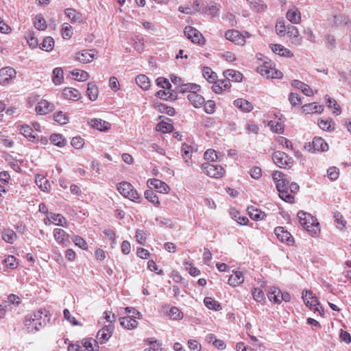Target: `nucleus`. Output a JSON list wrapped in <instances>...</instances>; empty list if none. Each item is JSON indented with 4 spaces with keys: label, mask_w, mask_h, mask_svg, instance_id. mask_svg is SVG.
<instances>
[{
    "label": "nucleus",
    "mask_w": 351,
    "mask_h": 351,
    "mask_svg": "<svg viewBox=\"0 0 351 351\" xmlns=\"http://www.w3.org/2000/svg\"><path fill=\"white\" fill-rule=\"evenodd\" d=\"M156 129L157 130L160 131L163 133L171 132L173 129V126L171 123L162 121L158 123Z\"/></svg>",
    "instance_id": "55"
},
{
    "label": "nucleus",
    "mask_w": 351,
    "mask_h": 351,
    "mask_svg": "<svg viewBox=\"0 0 351 351\" xmlns=\"http://www.w3.org/2000/svg\"><path fill=\"white\" fill-rule=\"evenodd\" d=\"M53 237L56 242L60 243L63 246H69L71 244L69 237L70 235L68 234L64 230L60 228H56L53 230Z\"/></svg>",
    "instance_id": "10"
},
{
    "label": "nucleus",
    "mask_w": 351,
    "mask_h": 351,
    "mask_svg": "<svg viewBox=\"0 0 351 351\" xmlns=\"http://www.w3.org/2000/svg\"><path fill=\"white\" fill-rule=\"evenodd\" d=\"M334 219L339 228L342 229L345 227L346 221L343 219L342 215L339 212L334 213Z\"/></svg>",
    "instance_id": "61"
},
{
    "label": "nucleus",
    "mask_w": 351,
    "mask_h": 351,
    "mask_svg": "<svg viewBox=\"0 0 351 351\" xmlns=\"http://www.w3.org/2000/svg\"><path fill=\"white\" fill-rule=\"evenodd\" d=\"M62 94L65 98L72 100H77L80 97L79 91L73 88H65Z\"/></svg>",
    "instance_id": "35"
},
{
    "label": "nucleus",
    "mask_w": 351,
    "mask_h": 351,
    "mask_svg": "<svg viewBox=\"0 0 351 351\" xmlns=\"http://www.w3.org/2000/svg\"><path fill=\"white\" fill-rule=\"evenodd\" d=\"M197 92L198 91H192V93H189L187 95V98L190 101V104L195 108H200L205 102L204 98L202 95L197 94Z\"/></svg>",
    "instance_id": "18"
},
{
    "label": "nucleus",
    "mask_w": 351,
    "mask_h": 351,
    "mask_svg": "<svg viewBox=\"0 0 351 351\" xmlns=\"http://www.w3.org/2000/svg\"><path fill=\"white\" fill-rule=\"evenodd\" d=\"M304 147L309 152H311L312 149L315 152H326L328 149V145L322 138L315 137L312 143H308V144H306Z\"/></svg>",
    "instance_id": "7"
},
{
    "label": "nucleus",
    "mask_w": 351,
    "mask_h": 351,
    "mask_svg": "<svg viewBox=\"0 0 351 351\" xmlns=\"http://www.w3.org/2000/svg\"><path fill=\"white\" fill-rule=\"evenodd\" d=\"M291 85L298 89H300L306 96H311L313 95L312 88L308 85L301 81L294 80L291 82Z\"/></svg>",
    "instance_id": "23"
},
{
    "label": "nucleus",
    "mask_w": 351,
    "mask_h": 351,
    "mask_svg": "<svg viewBox=\"0 0 351 351\" xmlns=\"http://www.w3.org/2000/svg\"><path fill=\"white\" fill-rule=\"evenodd\" d=\"M192 148L190 145L186 143L182 144L181 147V154L183 159L186 162H189V160L191 157Z\"/></svg>",
    "instance_id": "47"
},
{
    "label": "nucleus",
    "mask_w": 351,
    "mask_h": 351,
    "mask_svg": "<svg viewBox=\"0 0 351 351\" xmlns=\"http://www.w3.org/2000/svg\"><path fill=\"white\" fill-rule=\"evenodd\" d=\"M202 169L204 173L212 178L222 177L225 169L220 165L205 162L202 165Z\"/></svg>",
    "instance_id": "5"
},
{
    "label": "nucleus",
    "mask_w": 351,
    "mask_h": 351,
    "mask_svg": "<svg viewBox=\"0 0 351 351\" xmlns=\"http://www.w3.org/2000/svg\"><path fill=\"white\" fill-rule=\"evenodd\" d=\"M144 196L149 202H152L155 206H158L160 205L158 197L153 190H146L144 193Z\"/></svg>",
    "instance_id": "38"
},
{
    "label": "nucleus",
    "mask_w": 351,
    "mask_h": 351,
    "mask_svg": "<svg viewBox=\"0 0 351 351\" xmlns=\"http://www.w3.org/2000/svg\"><path fill=\"white\" fill-rule=\"evenodd\" d=\"M71 74L73 76L75 77V80L77 81L84 82L88 80V73L86 71L76 69L71 72Z\"/></svg>",
    "instance_id": "48"
},
{
    "label": "nucleus",
    "mask_w": 351,
    "mask_h": 351,
    "mask_svg": "<svg viewBox=\"0 0 351 351\" xmlns=\"http://www.w3.org/2000/svg\"><path fill=\"white\" fill-rule=\"evenodd\" d=\"M48 220L52 223H54L57 226L67 227L68 222L65 217H64L61 214H53L50 213V217L48 218Z\"/></svg>",
    "instance_id": "27"
},
{
    "label": "nucleus",
    "mask_w": 351,
    "mask_h": 351,
    "mask_svg": "<svg viewBox=\"0 0 351 351\" xmlns=\"http://www.w3.org/2000/svg\"><path fill=\"white\" fill-rule=\"evenodd\" d=\"M91 125L93 128L101 132H106L110 128V123L102 119H93Z\"/></svg>",
    "instance_id": "25"
},
{
    "label": "nucleus",
    "mask_w": 351,
    "mask_h": 351,
    "mask_svg": "<svg viewBox=\"0 0 351 351\" xmlns=\"http://www.w3.org/2000/svg\"><path fill=\"white\" fill-rule=\"evenodd\" d=\"M327 106L328 108L334 107L335 110L333 111V114L335 115H339L341 114V109L339 106L334 99L329 97L327 100Z\"/></svg>",
    "instance_id": "62"
},
{
    "label": "nucleus",
    "mask_w": 351,
    "mask_h": 351,
    "mask_svg": "<svg viewBox=\"0 0 351 351\" xmlns=\"http://www.w3.org/2000/svg\"><path fill=\"white\" fill-rule=\"evenodd\" d=\"M252 295L256 302H262L265 300L264 292L259 288H254L252 290Z\"/></svg>",
    "instance_id": "57"
},
{
    "label": "nucleus",
    "mask_w": 351,
    "mask_h": 351,
    "mask_svg": "<svg viewBox=\"0 0 351 351\" xmlns=\"http://www.w3.org/2000/svg\"><path fill=\"white\" fill-rule=\"evenodd\" d=\"M247 1L250 5L251 8L256 12L263 11L266 8V5L261 0H247Z\"/></svg>",
    "instance_id": "42"
},
{
    "label": "nucleus",
    "mask_w": 351,
    "mask_h": 351,
    "mask_svg": "<svg viewBox=\"0 0 351 351\" xmlns=\"http://www.w3.org/2000/svg\"><path fill=\"white\" fill-rule=\"evenodd\" d=\"M96 51L91 50H82L76 53V59L82 63L86 64L93 61L95 58Z\"/></svg>",
    "instance_id": "13"
},
{
    "label": "nucleus",
    "mask_w": 351,
    "mask_h": 351,
    "mask_svg": "<svg viewBox=\"0 0 351 351\" xmlns=\"http://www.w3.org/2000/svg\"><path fill=\"white\" fill-rule=\"evenodd\" d=\"M302 110L304 112L310 114V113H321L324 107L322 106H319L316 103H311L308 104H305L302 107Z\"/></svg>",
    "instance_id": "26"
},
{
    "label": "nucleus",
    "mask_w": 351,
    "mask_h": 351,
    "mask_svg": "<svg viewBox=\"0 0 351 351\" xmlns=\"http://www.w3.org/2000/svg\"><path fill=\"white\" fill-rule=\"evenodd\" d=\"M3 262L5 266L10 269H14L17 266L16 259L12 255L8 256Z\"/></svg>",
    "instance_id": "64"
},
{
    "label": "nucleus",
    "mask_w": 351,
    "mask_h": 351,
    "mask_svg": "<svg viewBox=\"0 0 351 351\" xmlns=\"http://www.w3.org/2000/svg\"><path fill=\"white\" fill-rule=\"evenodd\" d=\"M117 189L123 197L128 198L131 201L139 202L141 199L136 190L128 182L124 181L119 183Z\"/></svg>",
    "instance_id": "2"
},
{
    "label": "nucleus",
    "mask_w": 351,
    "mask_h": 351,
    "mask_svg": "<svg viewBox=\"0 0 351 351\" xmlns=\"http://www.w3.org/2000/svg\"><path fill=\"white\" fill-rule=\"evenodd\" d=\"M289 180L286 178L276 183V188L279 192L280 197L286 202L293 203L294 202V197L289 193Z\"/></svg>",
    "instance_id": "4"
},
{
    "label": "nucleus",
    "mask_w": 351,
    "mask_h": 351,
    "mask_svg": "<svg viewBox=\"0 0 351 351\" xmlns=\"http://www.w3.org/2000/svg\"><path fill=\"white\" fill-rule=\"evenodd\" d=\"M306 223L307 225L304 226L303 228H305L311 236H317L319 232V224L317 221V219L313 217V219L311 221L307 220Z\"/></svg>",
    "instance_id": "20"
},
{
    "label": "nucleus",
    "mask_w": 351,
    "mask_h": 351,
    "mask_svg": "<svg viewBox=\"0 0 351 351\" xmlns=\"http://www.w3.org/2000/svg\"><path fill=\"white\" fill-rule=\"evenodd\" d=\"M244 281V276L242 271H236L228 279V284L232 287H237Z\"/></svg>",
    "instance_id": "22"
},
{
    "label": "nucleus",
    "mask_w": 351,
    "mask_h": 351,
    "mask_svg": "<svg viewBox=\"0 0 351 351\" xmlns=\"http://www.w3.org/2000/svg\"><path fill=\"white\" fill-rule=\"evenodd\" d=\"M203 76L210 83H213L217 78V74L209 67L205 66L203 69Z\"/></svg>",
    "instance_id": "45"
},
{
    "label": "nucleus",
    "mask_w": 351,
    "mask_h": 351,
    "mask_svg": "<svg viewBox=\"0 0 351 351\" xmlns=\"http://www.w3.org/2000/svg\"><path fill=\"white\" fill-rule=\"evenodd\" d=\"M1 237L8 243H13L17 238L16 234L11 229H4L2 231Z\"/></svg>",
    "instance_id": "34"
},
{
    "label": "nucleus",
    "mask_w": 351,
    "mask_h": 351,
    "mask_svg": "<svg viewBox=\"0 0 351 351\" xmlns=\"http://www.w3.org/2000/svg\"><path fill=\"white\" fill-rule=\"evenodd\" d=\"M289 100L293 106H298L302 104V99L298 94L291 93L289 95Z\"/></svg>",
    "instance_id": "60"
},
{
    "label": "nucleus",
    "mask_w": 351,
    "mask_h": 351,
    "mask_svg": "<svg viewBox=\"0 0 351 351\" xmlns=\"http://www.w3.org/2000/svg\"><path fill=\"white\" fill-rule=\"evenodd\" d=\"M302 299L306 306L313 308V306H319V302L315 297H313L311 291H305L302 293Z\"/></svg>",
    "instance_id": "17"
},
{
    "label": "nucleus",
    "mask_w": 351,
    "mask_h": 351,
    "mask_svg": "<svg viewBox=\"0 0 351 351\" xmlns=\"http://www.w3.org/2000/svg\"><path fill=\"white\" fill-rule=\"evenodd\" d=\"M34 26L38 30H45L47 28V24L45 19L40 15L36 16Z\"/></svg>",
    "instance_id": "54"
},
{
    "label": "nucleus",
    "mask_w": 351,
    "mask_h": 351,
    "mask_svg": "<svg viewBox=\"0 0 351 351\" xmlns=\"http://www.w3.org/2000/svg\"><path fill=\"white\" fill-rule=\"evenodd\" d=\"M49 320V311L43 308L27 315L24 319V325L29 332L35 333L46 326Z\"/></svg>",
    "instance_id": "1"
},
{
    "label": "nucleus",
    "mask_w": 351,
    "mask_h": 351,
    "mask_svg": "<svg viewBox=\"0 0 351 351\" xmlns=\"http://www.w3.org/2000/svg\"><path fill=\"white\" fill-rule=\"evenodd\" d=\"M234 105L243 112H250L254 108L251 102L242 98L234 100Z\"/></svg>",
    "instance_id": "19"
},
{
    "label": "nucleus",
    "mask_w": 351,
    "mask_h": 351,
    "mask_svg": "<svg viewBox=\"0 0 351 351\" xmlns=\"http://www.w3.org/2000/svg\"><path fill=\"white\" fill-rule=\"evenodd\" d=\"M71 26L69 23H64L62 25V35L64 39H69L72 36Z\"/></svg>",
    "instance_id": "63"
},
{
    "label": "nucleus",
    "mask_w": 351,
    "mask_h": 351,
    "mask_svg": "<svg viewBox=\"0 0 351 351\" xmlns=\"http://www.w3.org/2000/svg\"><path fill=\"white\" fill-rule=\"evenodd\" d=\"M98 88L92 82L88 84L87 95L91 101H95L97 98Z\"/></svg>",
    "instance_id": "40"
},
{
    "label": "nucleus",
    "mask_w": 351,
    "mask_h": 351,
    "mask_svg": "<svg viewBox=\"0 0 351 351\" xmlns=\"http://www.w3.org/2000/svg\"><path fill=\"white\" fill-rule=\"evenodd\" d=\"M114 330V326L112 324L104 326L97 334L98 341L102 344L106 343L112 337Z\"/></svg>",
    "instance_id": "8"
},
{
    "label": "nucleus",
    "mask_w": 351,
    "mask_h": 351,
    "mask_svg": "<svg viewBox=\"0 0 351 351\" xmlns=\"http://www.w3.org/2000/svg\"><path fill=\"white\" fill-rule=\"evenodd\" d=\"M286 16L287 19L293 24H298L301 21L300 12L295 7L288 10Z\"/></svg>",
    "instance_id": "24"
},
{
    "label": "nucleus",
    "mask_w": 351,
    "mask_h": 351,
    "mask_svg": "<svg viewBox=\"0 0 351 351\" xmlns=\"http://www.w3.org/2000/svg\"><path fill=\"white\" fill-rule=\"evenodd\" d=\"M271 64L269 62H265L263 65H261L257 68V72L259 73L261 75L265 76L269 78V75H271V72H272Z\"/></svg>",
    "instance_id": "39"
},
{
    "label": "nucleus",
    "mask_w": 351,
    "mask_h": 351,
    "mask_svg": "<svg viewBox=\"0 0 351 351\" xmlns=\"http://www.w3.org/2000/svg\"><path fill=\"white\" fill-rule=\"evenodd\" d=\"M50 141L51 143L60 147H62L66 144V140L63 138L61 134H53L50 136Z\"/></svg>",
    "instance_id": "43"
},
{
    "label": "nucleus",
    "mask_w": 351,
    "mask_h": 351,
    "mask_svg": "<svg viewBox=\"0 0 351 351\" xmlns=\"http://www.w3.org/2000/svg\"><path fill=\"white\" fill-rule=\"evenodd\" d=\"M53 119L61 125H64L69 122V117L62 111L54 113Z\"/></svg>",
    "instance_id": "46"
},
{
    "label": "nucleus",
    "mask_w": 351,
    "mask_h": 351,
    "mask_svg": "<svg viewBox=\"0 0 351 351\" xmlns=\"http://www.w3.org/2000/svg\"><path fill=\"white\" fill-rule=\"evenodd\" d=\"M184 32L188 39L191 40L193 43L200 45L204 44V38L203 37L202 34L195 28L191 26H186L184 28Z\"/></svg>",
    "instance_id": "6"
},
{
    "label": "nucleus",
    "mask_w": 351,
    "mask_h": 351,
    "mask_svg": "<svg viewBox=\"0 0 351 351\" xmlns=\"http://www.w3.org/2000/svg\"><path fill=\"white\" fill-rule=\"evenodd\" d=\"M20 133L24 135L25 137H29L30 138H35V136L32 134L33 130L32 128L27 125H21L19 128Z\"/></svg>",
    "instance_id": "59"
},
{
    "label": "nucleus",
    "mask_w": 351,
    "mask_h": 351,
    "mask_svg": "<svg viewBox=\"0 0 351 351\" xmlns=\"http://www.w3.org/2000/svg\"><path fill=\"white\" fill-rule=\"evenodd\" d=\"M250 217L254 220L263 219V217L261 215L263 213L258 209H254L252 206L247 208Z\"/></svg>",
    "instance_id": "58"
},
{
    "label": "nucleus",
    "mask_w": 351,
    "mask_h": 351,
    "mask_svg": "<svg viewBox=\"0 0 351 351\" xmlns=\"http://www.w3.org/2000/svg\"><path fill=\"white\" fill-rule=\"evenodd\" d=\"M121 325L128 329H134L137 327V321L130 316L123 317L119 319Z\"/></svg>",
    "instance_id": "28"
},
{
    "label": "nucleus",
    "mask_w": 351,
    "mask_h": 351,
    "mask_svg": "<svg viewBox=\"0 0 351 351\" xmlns=\"http://www.w3.org/2000/svg\"><path fill=\"white\" fill-rule=\"evenodd\" d=\"M157 108L161 113H165L169 116H173L176 112L173 107L168 106L165 104H158Z\"/></svg>",
    "instance_id": "52"
},
{
    "label": "nucleus",
    "mask_w": 351,
    "mask_h": 351,
    "mask_svg": "<svg viewBox=\"0 0 351 351\" xmlns=\"http://www.w3.org/2000/svg\"><path fill=\"white\" fill-rule=\"evenodd\" d=\"M54 109L53 104L49 103L45 99H43L38 103L36 106V112L38 114H46Z\"/></svg>",
    "instance_id": "16"
},
{
    "label": "nucleus",
    "mask_w": 351,
    "mask_h": 351,
    "mask_svg": "<svg viewBox=\"0 0 351 351\" xmlns=\"http://www.w3.org/2000/svg\"><path fill=\"white\" fill-rule=\"evenodd\" d=\"M71 239H72L73 242L75 243V245L78 246L79 247H80L83 250L88 249V245H87L86 241L82 237L77 236V235H73L71 237Z\"/></svg>",
    "instance_id": "53"
},
{
    "label": "nucleus",
    "mask_w": 351,
    "mask_h": 351,
    "mask_svg": "<svg viewBox=\"0 0 351 351\" xmlns=\"http://www.w3.org/2000/svg\"><path fill=\"white\" fill-rule=\"evenodd\" d=\"M274 233L278 240L282 243H286L287 245H291L293 243V238L290 232L285 230L283 227L278 226L274 229Z\"/></svg>",
    "instance_id": "9"
},
{
    "label": "nucleus",
    "mask_w": 351,
    "mask_h": 351,
    "mask_svg": "<svg viewBox=\"0 0 351 351\" xmlns=\"http://www.w3.org/2000/svg\"><path fill=\"white\" fill-rule=\"evenodd\" d=\"M223 75L229 80L234 82H241L243 79V75L238 71L228 69L223 72Z\"/></svg>",
    "instance_id": "30"
},
{
    "label": "nucleus",
    "mask_w": 351,
    "mask_h": 351,
    "mask_svg": "<svg viewBox=\"0 0 351 351\" xmlns=\"http://www.w3.org/2000/svg\"><path fill=\"white\" fill-rule=\"evenodd\" d=\"M63 80V71L62 68L57 67L53 71V82L55 85H60Z\"/></svg>",
    "instance_id": "41"
},
{
    "label": "nucleus",
    "mask_w": 351,
    "mask_h": 351,
    "mask_svg": "<svg viewBox=\"0 0 351 351\" xmlns=\"http://www.w3.org/2000/svg\"><path fill=\"white\" fill-rule=\"evenodd\" d=\"M274 163L280 168H290L293 165V158L283 152H275L272 155Z\"/></svg>",
    "instance_id": "3"
},
{
    "label": "nucleus",
    "mask_w": 351,
    "mask_h": 351,
    "mask_svg": "<svg viewBox=\"0 0 351 351\" xmlns=\"http://www.w3.org/2000/svg\"><path fill=\"white\" fill-rule=\"evenodd\" d=\"M82 343L88 351L99 350L98 341L93 338H85L82 340Z\"/></svg>",
    "instance_id": "32"
},
{
    "label": "nucleus",
    "mask_w": 351,
    "mask_h": 351,
    "mask_svg": "<svg viewBox=\"0 0 351 351\" xmlns=\"http://www.w3.org/2000/svg\"><path fill=\"white\" fill-rule=\"evenodd\" d=\"M136 83L143 90H148L150 87V82L145 75H139L136 77Z\"/></svg>",
    "instance_id": "36"
},
{
    "label": "nucleus",
    "mask_w": 351,
    "mask_h": 351,
    "mask_svg": "<svg viewBox=\"0 0 351 351\" xmlns=\"http://www.w3.org/2000/svg\"><path fill=\"white\" fill-rule=\"evenodd\" d=\"M225 36L226 39L239 45H243L244 43H245V36L241 34L237 30H228L225 34Z\"/></svg>",
    "instance_id": "11"
},
{
    "label": "nucleus",
    "mask_w": 351,
    "mask_h": 351,
    "mask_svg": "<svg viewBox=\"0 0 351 351\" xmlns=\"http://www.w3.org/2000/svg\"><path fill=\"white\" fill-rule=\"evenodd\" d=\"M64 13L67 17L75 22L79 21L81 19V14L74 9L67 8L65 10Z\"/></svg>",
    "instance_id": "50"
},
{
    "label": "nucleus",
    "mask_w": 351,
    "mask_h": 351,
    "mask_svg": "<svg viewBox=\"0 0 351 351\" xmlns=\"http://www.w3.org/2000/svg\"><path fill=\"white\" fill-rule=\"evenodd\" d=\"M15 70L10 66L0 69V84H8L10 80L15 77Z\"/></svg>",
    "instance_id": "12"
},
{
    "label": "nucleus",
    "mask_w": 351,
    "mask_h": 351,
    "mask_svg": "<svg viewBox=\"0 0 351 351\" xmlns=\"http://www.w3.org/2000/svg\"><path fill=\"white\" fill-rule=\"evenodd\" d=\"M318 125L322 130H325V131H332L334 130V127L332 126L331 119H329V120L320 119L318 121Z\"/></svg>",
    "instance_id": "56"
},
{
    "label": "nucleus",
    "mask_w": 351,
    "mask_h": 351,
    "mask_svg": "<svg viewBox=\"0 0 351 351\" xmlns=\"http://www.w3.org/2000/svg\"><path fill=\"white\" fill-rule=\"evenodd\" d=\"M281 291L275 287H270L267 293V297L271 302L276 304H280V294Z\"/></svg>",
    "instance_id": "29"
},
{
    "label": "nucleus",
    "mask_w": 351,
    "mask_h": 351,
    "mask_svg": "<svg viewBox=\"0 0 351 351\" xmlns=\"http://www.w3.org/2000/svg\"><path fill=\"white\" fill-rule=\"evenodd\" d=\"M286 34L291 39V43L296 45H301L302 37L300 36L299 31L296 27L293 25L287 26Z\"/></svg>",
    "instance_id": "14"
},
{
    "label": "nucleus",
    "mask_w": 351,
    "mask_h": 351,
    "mask_svg": "<svg viewBox=\"0 0 351 351\" xmlns=\"http://www.w3.org/2000/svg\"><path fill=\"white\" fill-rule=\"evenodd\" d=\"M35 182L38 186L43 191H49L51 185L49 182L43 176L38 174L36 176Z\"/></svg>",
    "instance_id": "33"
},
{
    "label": "nucleus",
    "mask_w": 351,
    "mask_h": 351,
    "mask_svg": "<svg viewBox=\"0 0 351 351\" xmlns=\"http://www.w3.org/2000/svg\"><path fill=\"white\" fill-rule=\"evenodd\" d=\"M147 185L149 187H154L159 193H167L169 191V186L165 182L158 179H149L147 181Z\"/></svg>",
    "instance_id": "15"
},
{
    "label": "nucleus",
    "mask_w": 351,
    "mask_h": 351,
    "mask_svg": "<svg viewBox=\"0 0 351 351\" xmlns=\"http://www.w3.org/2000/svg\"><path fill=\"white\" fill-rule=\"evenodd\" d=\"M200 86L196 84L193 83H183L182 86L178 87V92L184 93L189 92V93L192 91H199Z\"/></svg>",
    "instance_id": "31"
},
{
    "label": "nucleus",
    "mask_w": 351,
    "mask_h": 351,
    "mask_svg": "<svg viewBox=\"0 0 351 351\" xmlns=\"http://www.w3.org/2000/svg\"><path fill=\"white\" fill-rule=\"evenodd\" d=\"M272 51L281 56L291 58L293 56V53L288 49L284 47L280 44H272L270 46Z\"/></svg>",
    "instance_id": "21"
},
{
    "label": "nucleus",
    "mask_w": 351,
    "mask_h": 351,
    "mask_svg": "<svg viewBox=\"0 0 351 351\" xmlns=\"http://www.w3.org/2000/svg\"><path fill=\"white\" fill-rule=\"evenodd\" d=\"M268 125L271 130L277 134H282L284 131V125L280 122L270 121Z\"/></svg>",
    "instance_id": "51"
},
{
    "label": "nucleus",
    "mask_w": 351,
    "mask_h": 351,
    "mask_svg": "<svg viewBox=\"0 0 351 351\" xmlns=\"http://www.w3.org/2000/svg\"><path fill=\"white\" fill-rule=\"evenodd\" d=\"M204 304L209 309L219 311L221 309V306L219 302L215 301L210 297H206L204 300Z\"/></svg>",
    "instance_id": "37"
},
{
    "label": "nucleus",
    "mask_w": 351,
    "mask_h": 351,
    "mask_svg": "<svg viewBox=\"0 0 351 351\" xmlns=\"http://www.w3.org/2000/svg\"><path fill=\"white\" fill-rule=\"evenodd\" d=\"M54 46V40L53 38L51 36H47L45 38H44L40 49L46 51H51Z\"/></svg>",
    "instance_id": "44"
},
{
    "label": "nucleus",
    "mask_w": 351,
    "mask_h": 351,
    "mask_svg": "<svg viewBox=\"0 0 351 351\" xmlns=\"http://www.w3.org/2000/svg\"><path fill=\"white\" fill-rule=\"evenodd\" d=\"M298 217L299 222L302 227L307 225V220L311 221L313 219V216L311 214L305 213L302 210H300L298 213Z\"/></svg>",
    "instance_id": "49"
}]
</instances>
